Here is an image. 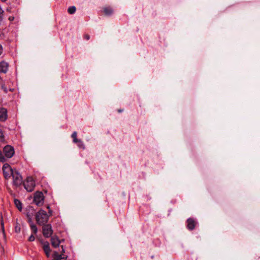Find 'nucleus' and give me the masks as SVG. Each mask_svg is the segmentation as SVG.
I'll use <instances>...</instances> for the list:
<instances>
[{"mask_svg": "<svg viewBox=\"0 0 260 260\" xmlns=\"http://www.w3.org/2000/svg\"><path fill=\"white\" fill-rule=\"evenodd\" d=\"M48 219L49 216L45 210L41 209L36 213V220L38 224L44 225L48 222Z\"/></svg>", "mask_w": 260, "mask_h": 260, "instance_id": "nucleus-1", "label": "nucleus"}, {"mask_svg": "<svg viewBox=\"0 0 260 260\" xmlns=\"http://www.w3.org/2000/svg\"><path fill=\"white\" fill-rule=\"evenodd\" d=\"M12 176L13 179V185L16 187L20 186L23 183L21 175L16 169H14V171L12 172Z\"/></svg>", "mask_w": 260, "mask_h": 260, "instance_id": "nucleus-2", "label": "nucleus"}, {"mask_svg": "<svg viewBox=\"0 0 260 260\" xmlns=\"http://www.w3.org/2000/svg\"><path fill=\"white\" fill-rule=\"evenodd\" d=\"M23 185L25 189L27 191L31 192L34 190L36 186L35 181L32 177H27L25 180L23 182Z\"/></svg>", "mask_w": 260, "mask_h": 260, "instance_id": "nucleus-3", "label": "nucleus"}, {"mask_svg": "<svg viewBox=\"0 0 260 260\" xmlns=\"http://www.w3.org/2000/svg\"><path fill=\"white\" fill-rule=\"evenodd\" d=\"M44 200V196L42 191H37L34 193L33 202L38 206L43 205Z\"/></svg>", "mask_w": 260, "mask_h": 260, "instance_id": "nucleus-4", "label": "nucleus"}, {"mask_svg": "<svg viewBox=\"0 0 260 260\" xmlns=\"http://www.w3.org/2000/svg\"><path fill=\"white\" fill-rule=\"evenodd\" d=\"M2 169L4 176L6 179L10 178L12 175V172L14 171V169H12L7 163L3 165Z\"/></svg>", "mask_w": 260, "mask_h": 260, "instance_id": "nucleus-5", "label": "nucleus"}, {"mask_svg": "<svg viewBox=\"0 0 260 260\" xmlns=\"http://www.w3.org/2000/svg\"><path fill=\"white\" fill-rule=\"evenodd\" d=\"M42 233L44 237L49 238L53 234L52 226L50 224H44L42 225Z\"/></svg>", "mask_w": 260, "mask_h": 260, "instance_id": "nucleus-6", "label": "nucleus"}, {"mask_svg": "<svg viewBox=\"0 0 260 260\" xmlns=\"http://www.w3.org/2000/svg\"><path fill=\"white\" fill-rule=\"evenodd\" d=\"M25 214L28 219V222H31L34 216L36 214V210L31 206H28L25 208Z\"/></svg>", "mask_w": 260, "mask_h": 260, "instance_id": "nucleus-7", "label": "nucleus"}, {"mask_svg": "<svg viewBox=\"0 0 260 260\" xmlns=\"http://www.w3.org/2000/svg\"><path fill=\"white\" fill-rule=\"evenodd\" d=\"M198 224L197 220L194 218L189 217L186 221V226L189 231H193Z\"/></svg>", "mask_w": 260, "mask_h": 260, "instance_id": "nucleus-8", "label": "nucleus"}, {"mask_svg": "<svg viewBox=\"0 0 260 260\" xmlns=\"http://www.w3.org/2000/svg\"><path fill=\"white\" fill-rule=\"evenodd\" d=\"M3 151L5 156L9 158L12 157L15 153L14 147L9 145H7L4 147Z\"/></svg>", "mask_w": 260, "mask_h": 260, "instance_id": "nucleus-9", "label": "nucleus"}, {"mask_svg": "<svg viewBox=\"0 0 260 260\" xmlns=\"http://www.w3.org/2000/svg\"><path fill=\"white\" fill-rule=\"evenodd\" d=\"M8 119V110L4 107H0V122H4Z\"/></svg>", "mask_w": 260, "mask_h": 260, "instance_id": "nucleus-10", "label": "nucleus"}, {"mask_svg": "<svg viewBox=\"0 0 260 260\" xmlns=\"http://www.w3.org/2000/svg\"><path fill=\"white\" fill-rule=\"evenodd\" d=\"M9 64L5 61L0 62V73H6L8 71Z\"/></svg>", "mask_w": 260, "mask_h": 260, "instance_id": "nucleus-11", "label": "nucleus"}, {"mask_svg": "<svg viewBox=\"0 0 260 260\" xmlns=\"http://www.w3.org/2000/svg\"><path fill=\"white\" fill-rule=\"evenodd\" d=\"M60 241L56 236H54L51 238V243L54 248H57L59 246Z\"/></svg>", "mask_w": 260, "mask_h": 260, "instance_id": "nucleus-12", "label": "nucleus"}, {"mask_svg": "<svg viewBox=\"0 0 260 260\" xmlns=\"http://www.w3.org/2000/svg\"><path fill=\"white\" fill-rule=\"evenodd\" d=\"M43 249L46 256L48 257L50 256V248L48 242H46L44 243Z\"/></svg>", "mask_w": 260, "mask_h": 260, "instance_id": "nucleus-13", "label": "nucleus"}, {"mask_svg": "<svg viewBox=\"0 0 260 260\" xmlns=\"http://www.w3.org/2000/svg\"><path fill=\"white\" fill-rule=\"evenodd\" d=\"M103 12L107 16H111L113 13V10L110 7H106L103 8Z\"/></svg>", "mask_w": 260, "mask_h": 260, "instance_id": "nucleus-14", "label": "nucleus"}, {"mask_svg": "<svg viewBox=\"0 0 260 260\" xmlns=\"http://www.w3.org/2000/svg\"><path fill=\"white\" fill-rule=\"evenodd\" d=\"M52 257L53 258L52 260H61L64 258L62 254H58L57 251H54L52 254Z\"/></svg>", "mask_w": 260, "mask_h": 260, "instance_id": "nucleus-15", "label": "nucleus"}, {"mask_svg": "<svg viewBox=\"0 0 260 260\" xmlns=\"http://www.w3.org/2000/svg\"><path fill=\"white\" fill-rule=\"evenodd\" d=\"M14 204H15L16 207L17 208V209L20 211H21L22 210V204L21 202L17 199H14Z\"/></svg>", "mask_w": 260, "mask_h": 260, "instance_id": "nucleus-16", "label": "nucleus"}, {"mask_svg": "<svg viewBox=\"0 0 260 260\" xmlns=\"http://www.w3.org/2000/svg\"><path fill=\"white\" fill-rule=\"evenodd\" d=\"M29 224L30 229L32 234H36L38 232V228L37 226L33 223L32 220L31 222H28Z\"/></svg>", "mask_w": 260, "mask_h": 260, "instance_id": "nucleus-17", "label": "nucleus"}, {"mask_svg": "<svg viewBox=\"0 0 260 260\" xmlns=\"http://www.w3.org/2000/svg\"><path fill=\"white\" fill-rule=\"evenodd\" d=\"M75 143L77 144V146L79 149H81L83 150H84L85 149V145L84 144L83 141L81 139L78 140Z\"/></svg>", "mask_w": 260, "mask_h": 260, "instance_id": "nucleus-18", "label": "nucleus"}, {"mask_svg": "<svg viewBox=\"0 0 260 260\" xmlns=\"http://www.w3.org/2000/svg\"><path fill=\"white\" fill-rule=\"evenodd\" d=\"M76 11V8L75 6H70L68 9V12L70 14H73Z\"/></svg>", "mask_w": 260, "mask_h": 260, "instance_id": "nucleus-19", "label": "nucleus"}, {"mask_svg": "<svg viewBox=\"0 0 260 260\" xmlns=\"http://www.w3.org/2000/svg\"><path fill=\"white\" fill-rule=\"evenodd\" d=\"M71 137L73 138V142L75 143L77 142L79 139H77V133L76 132H74L71 135Z\"/></svg>", "mask_w": 260, "mask_h": 260, "instance_id": "nucleus-20", "label": "nucleus"}, {"mask_svg": "<svg viewBox=\"0 0 260 260\" xmlns=\"http://www.w3.org/2000/svg\"><path fill=\"white\" fill-rule=\"evenodd\" d=\"M6 161L5 157L3 154L2 151L0 150V162H5Z\"/></svg>", "mask_w": 260, "mask_h": 260, "instance_id": "nucleus-21", "label": "nucleus"}, {"mask_svg": "<svg viewBox=\"0 0 260 260\" xmlns=\"http://www.w3.org/2000/svg\"><path fill=\"white\" fill-rule=\"evenodd\" d=\"M1 88L3 90L5 93H7L8 92V89L7 88L5 84H3L1 85Z\"/></svg>", "mask_w": 260, "mask_h": 260, "instance_id": "nucleus-22", "label": "nucleus"}, {"mask_svg": "<svg viewBox=\"0 0 260 260\" xmlns=\"http://www.w3.org/2000/svg\"><path fill=\"white\" fill-rule=\"evenodd\" d=\"M35 236H34V234H32L28 238V240L29 241V242H32L34 241H35Z\"/></svg>", "mask_w": 260, "mask_h": 260, "instance_id": "nucleus-23", "label": "nucleus"}, {"mask_svg": "<svg viewBox=\"0 0 260 260\" xmlns=\"http://www.w3.org/2000/svg\"><path fill=\"white\" fill-rule=\"evenodd\" d=\"M1 225L2 231H3V233H4L5 232L4 223L3 217H2Z\"/></svg>", "mask_w": 260, "mask_h": 260, "instance_id": "nucleus-24", "label": "nucleus"}, {"mask_svg": "<svg viewBox=\"0 0 260 260\" xmlns=\"http://www.w3.org/2000/svg\"><path fill=\"white\" fill-rule=\"evenodd\" d=\"M84 39L88 40L90 39V36L88 34H85L84 35Z\"/></svg>", "mask_w": 260, "mask_h": 260, "instance_id": "nucleus-25", "label": "nucleus"}, {"mask_svg": "<svg viewBox=\"0 0 260 260\" xmlns=\"http://www.w3.org/2000/svg\"><path fill=\"white\" fill-rule=\"evenodd\" d=\"M61 254H63L65 252V249L64 248V247L62 245L61 246Z\"/></svg>", "mask_w": 260, "mask_h": 260, "instance_id": "nucleus-26", "label": "nucleus"}, {"mask_svg": "<svg viewBox=\"0 0 260 260\" xmlns=\"http://www.w3.org/2000/svg\"><path fill=\"white\" fill-rule=\"evenodd\" d=\"M52 212H53V211H52V210L51 209H49L48 210V214H49L48 216H49V217L52 215Z\"/></svg>", "mask_w": 260, "mask_h": 260, "instance_id": "nucleus-27", "label": "nucleus"}, {"mask_svg": "<svg viewBox=\"0 0 260 260\" xmlns=\"http://www.w3.org/2000/svg\"><path fill=\"white\" fill-rule=\"evenodd\" d=\"M3 51V48L2 45L0 44V55L2 54Z\"/></svg>", "mask_w": 260, "mask_h": 260, "instance_id": "nucleus-28", "label": "nucleus"}, {"mask_svg": "<svg viewBox=\"0 0 260 260\" xmlns=\"http://www.w3.org/2000/svg\"><path fill=\"white\" fill-rule=\"evenodd\" d=\"M4 11L2 9V8H1V7L0 6V15L1 14H4Z\"/></svg>", "mask_w": 260, "mask_h": 260, "instance_id": "nucleus-29", "label": "nucleus"}, {"mask_svg": "<svg viewBox=\"0 0 260 260\" xmlns=\"http://www.w3.org/2000/svg\"><path fill=\"white\" fill-rule=\"evenodd\" d=\"M123 109H118V110H117V112H118V113H121V112H123Z\"/></svg>", "mask_w": 260, "mask_h": 260, "instance_id": "nucleus-30", "label": "nucleus"}, {"mask_svg": "<svg viewBox=\"0 0 260 260\" xmlns=\"http://www.w3.org/2000/svg\"><path fill=\"white\" fill-rule=\"evenodd\" d=\"M3 19V14L0 15V21H2Z\"/></svg>", "mask_w": 260, "mask_h": 260, "instance_id": "nucleus-31", "label": "nucleus"}, {"mask_svg": "<svg viewBox=\"0 0 260 260\" xmlns=\"http://www.w3.org/2000/svg\"><path fill=\"white\" fill-rule=\"evenodd\" d=\"M8 91H11V92H13L14 91V89L10 88L8 89Z\"/></svg>", "mask_w": 260, "mask_h": 260, "instance_id": "nucleus-32", "label": "nucleus"}, {"mask_svg": "<svg viewBox=\"0 0 260 260\" xmlns=\"http://www.w3.org/2000/svg\"><path fill=\"white\" fill-rule=\"evenodd\" d=\"M47 209L49 210V209H51L50 208V206L49 205H48L46 207Z\"/></svg>", "mask_w": 260, "mask_h": 260, "instance_id": "nucleus-33", "label": "nucleus"}, {"mask_svg": "<svg viewBox=\"0 0 260 260\" xmlns=\"http://www.w3.org/2000/svg\"><path fill=\"white\" fill-rule=\"evenodd\" d=\"M63 256L64 257V258H63V259H67V258H68V256H64L63 255Z\"/></svg>", "mask_w": 260, "mask_h": 260, "instance_id": "nucleus-34", "label": "nucleus"}, {"mask_svg": "<svg viewBox=\"0 0 260 260\" xmlns=\"http://www.w3.org/2000/svg\"><path fill=\"white\" fill-rule=\"evenodd\" d=\"M17 230H18V229H15V231H16V232H17Z\"/></svg>", "mask_w": 260, "mask_h": 260, "instance_id": "nucleus-35", "label": "nucleus"}, {"mask_svg": "<svg viewBox=\"0 0 260 260\" xmlns=\"http://www.w3.org/2000/svg\"><path fill=\"white\" fill-rule=\"evenodd\" d=\"M17 230H18V229H15V231H16V232H17Z\"/></svg>", "mask_w": 260, "mask_h": 260, "instance_id": "nucleus-36", "label": "nucleus"}]
</instances>
